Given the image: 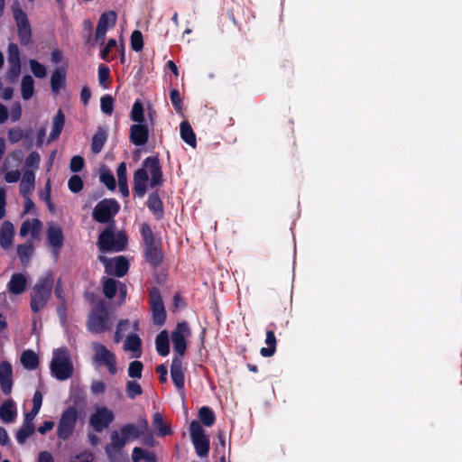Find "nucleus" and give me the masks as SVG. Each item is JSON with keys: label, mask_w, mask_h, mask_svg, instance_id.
Masks as SVG:
<instances>
[{"label": "nucleus", "mask_w": 462, "mask_h": 462, "mask_svg": "<svg viewBox=\"0 0 462 462\" xmlns=\"http://www.w3.org/2000/svg\"><path fill=\"white\" fill-rule=\"evenodd\" d=\"M265 344L268 346L261 348V355L266 357L272 356L276 349V338L273 331H268L266 333Z\"/></svg>", "instance_id": "nucleus-34"}, {"label": "nucleus", "mask_w": 462, "mask_h": 462, "mask_svg": "<svg viewBox=\"0 0 462 462\" xmlns=\"http://www.w3.org/2000/svg\"><path fill=\"white\" fill-rule=\"evenodd\" d=\"M100 103H101L100 104L101 110L105 114H106V115L112 114L113 108H114V99L111 96L106 95V96L102 97Z\"/></svg>", "instance_id": "nucleus-50"}, {"label": "nucleus", "mask_w": 462, "mask_h": 462, "mask_svg": "<svg viewBox=\"0 0 462 462\" xmlns=\"http://www.w3.org/2000/svg\"><path fill=\"white\" fill-rule=\"evenodd\" d=\"M51 368L53 375L59 380H65L72 375L73 365L66 349H57L54 352Z\"/></svg>", "instance_id": "nucleus-5"}, {"label": "nucleus", "mask_w": 462, "mask_h": 462, "mask_svg": "<svg viewBox=\"0 0 462 462\" xmlns=\"http://www.w3.org/2000/svg\"><path fill=\"white\" fill-rule=\"evenodd\" d=\"M153 426L157 430V434L161 437L171 434L170 426L163 422V417L161 413L153 415Z\"/></svg>", "instance_id": "nucleus-33"}, {"label": "nucleus", "mask_w": 462, "mask_h": 462, "mask_svg": "<svg viewBox=\"0 0 462 462\" xmlns=\"http://www.w3.org/2000/svg\"><path fill=\"white\" fill-rule=\"evenodd\" d=\"M34 432L33 423L24 422L20 430L16 434V439L19 443L23 444L26 439Z\"/></svg>", "instance_id": "nucleus-42"}, {"label": "nucleus", "mask_w": 462, "mask_h": 462, "mask_svg": "<svg viewBox=\"0 0 462 462\" xmlns=\"http://www.w3.org/2000/svg\"><path fill=\"white\" fill-rule=\"evenodd\" d=\"M119 206L114 199H105L97 204L93 211V217L101 223L108 221L117 213Z\"/></svg>", "instance_id": "nucleus-12"}, {"label": "nucleus", "mask_w": 462, "mask_h": 462, "mask_svg": "<svg viewBox=\"0 0 462 462\" xmlns=\"http://www.w3.org/2000/svg\"><path fill=\"white\" fill-rule=\"evenodd\" d=\"M127 238L123 232H114L111 228L106 229L99 235L97 246L101 254L106 252H119L125 248Z\"/></svg>", "instance_id": "nucleus-3"}, {"label": "nucleus", "mask_w": 462, "mask_h": 462, "mask_svg": "<svg viewBox=\"0 0 462 462\" xmlns=\"http://www.w3.org/2000/svg\"><path fill=\"white\" fill-rule=\"evenodd\" d=\"M150 304L153 323L160 326L164 324L166 319V311L162 299L156 290H152L151 291Z\"/></svg>", "instance_id": "nucleus-15"}, {"label": "nucleus", "mask_w": 462, "mask_h": 462, "mask_svg": "<svg viewBox=\"0 0 462 462\" xmlns=\"http://www.w3.org/2000/svg\"><path fill=\"white\" fill-rule=\"evenodd\" d=\"M14 18L18 28V34L23 43L27 44L32 36L31 26L26 14L15 3L13 5Z\"/></svg>", "instance_id": "nucleus-11"}, {"label": "nucleus", "mask_w": 462, "mask_h": 462, "mask_svg": "<svg viewBox=\"0 0 462 462\" xmlns=\"http://www.w3.org/2000/svg\"><path fill=\"white\" fill-rule=\"evenodd\" d=\"M148 423L143 420L139 426L126 424L118 430H114L110 435V443L106 448V452L110 460L116 462L119 459L120 451L125 444L139 438L147 430Z\"/></svg>", "instance_id": "nucleus-1"}, {"label": "nucleus", "mask_w": 462, "mask_h": 462, "mask_svg": "<svg viewBox=\"0 0 462 462\" xmlns=\"http://www.w3.org/2000/svg\"><path fill=\"white\" fill-rule=\"evenodd\" d=\"M21 162V157L19 154H13L6 158L5 162V180L7 183H14L19 180L21 177V173L18 169H12V163L14 162L16 167Z\"/></svg>", "instance_id": "nucleus-18"}, {"label": "nucleus", "mask_w": 462, "mask_h": 462, "mask_svg": "<svg viewBox=\"0 0 462 462\" xmlns=\"http://www.w3.org/2000/svg\"><path fill=\"white\" fill-rule=\"evenodd\" d=\"M10 115H11V119L13 121H16L20 118V116L22 115V108H21L20 104L16 103L12 106Z\"/></svg>", "instance_id": "nucleus-63"}, {"label": "nucleus", "mask_w": 462, "mask_h": 462, "mask_svg": "<svg viewBox=\"0 0 462 462\" xmlns=\"http://www.w3.org/2000/svg\"><path fill=\"white\" fill-rule=\"evenodd\" d=\"M14 235V225L9 221H5L2 224L0 230V245L4 248H9L13 243Z\"/></svg>", "instance_id": "nucleus-25"}, {"label": "nucleus", "mask_w": 462, "mask_h": 462, "mask_svg": "<svg viewBox=\"0 0 462 462\" xmlns=\"http://www.w3.org/2000/svg\"><path fill=\"white\" fill-rule=\"evenodd\" d=\"M146 450L141 448H134L132 453V460L133 462H139L141 459H143L144 454Z\"/></svg>", "instance_id": "nucleus-61"}, {"label": "nucleus", "mask_w": 462, "mask_h": 462, "mask_svg": "<svg viewBox=\"0 0 462 462\" xmlns=\"http://www.w3.org/2000/svg\"><path fill=\"white\" fill-rule=\"evenodd\" d=\"M111 320L104 307L94 310L88 319V328L95 333H103L111 328Z\"/></svg>", "instance_id": "nucleus-10"}, {"label": "nucleus", "mask_w": 462, "mask_h": 462, "mask_svg": "<svg viewBox=\"0 0 462 462\" xmlns=\"http://www.w3.org/2000/svg\"><path fill=\"white\" fill-rule=\"evenodd\" d=\"M21 92L23 99H30L34 93V80L30 75L23 76L21 83Z\"/></svg>", "instance_id": "nucleus-31"}, {"label": "nucleus", "mask_w": 462, "mask_h": 462, "mask_svg": "<svg viewBox=\"0 0 462 462\" xmlns=\"http://www.w3.org/2000/svg\"><path fill=\"white\" fill-rule=\"evenodd\" d=\"M199 417L201 422L208 427L213 425L215 421V415L213 411L206 406L199 409Z\"/></svg>", "instance_id": "nucleus-41"}, {"label": "nucleus", "mask_w": 462, "mask_h": 462, "mask_svg": "<svg viewBox=\"0 0 462 462\" xmlns=\"http://www.w3.org/2000/svg\"><path fill=\"white\" fill-rule=\"evenodd\" d=\"M64 122V116L60 111H59L53 119L52 131L50 134L51 141L56 139L59 136L63 128Z\"/></svg>", "instance_id": "nucleus-36"}, {"label": "nucleus", "mask_w": 462, "mask_h": 462, "mask_svg": "<svg viewBox=\"0 0 462 462\" xmlns=\"http://www.w3.org/2000/svg\"><path fill=\"white\" fill-rule=\"evenodd\" d=\"M42 228V222L37 218L25 220L20 227V236H30L32 240L38 239Z\"/></svg>", "instance_id": "nucleus-19"}, {"label": "nucleus", "mask_w": 462, "mask_h": 462, "mask_svg": "<svg viewBox=\"0 0 462 462\" xmlns=\"http://www.w3.org/2000/svg\"><path fill=\"white\" fill-rule=\"evenodd\" d=\"M157 352L165 356L170 353L169 334L166 330L161 331L155 339Z\"/></svg>", "instance_id": "nucleus-29"}, {"label": "nucleus", "mask_w": 462, "mask_h": 462, "mask_svg": "<svg viewBox=\"0 0 462 462\" xmlns=\"http://www.w3.org/2000/svg\"><path fill=\"white\" fill-rule=\"evenodd\" d=\"M98 259L101 263H104L106 272L108 274L123 276L128 271V262L124 256H117L108 259L104 254H100Z\"/></svg>", "instance_id": "nucleus-13"}, {"label": "nucleus", "mask_w": 462, "mask_h": 462, "mask_svg": "<svg viewBox=\"0 0 462 462\" xmlns=\"http://www.w3.org/2000/svg\"><path fill=\"white\" fill-rule=\"evenodd\" d=\"M77 420V411L75 409H68L60 419L58 427V435L60 439H68L73 431Z\"/></svg>", "instance_id": "nucleus-14"}, {"label": "nucleus", "mask_w": 462, "mask_h": 462, "mask_svg": "<svg viewBox=\"0 0 462 462\" xmlns=\"http://www.w3.org/2000/svg\"><path fill=\"white\" fill-rule=\"evenodd\" d=\"M191 335V330L186 322L178 323L171 334V339L177 356H184L187 348V340Z\"/></svg>", "instance_id": "nucleus-8"}, {"label": "nucleus", "mask_w": 462, "mask_h": 462, "mask_svg": "<svg viewBox=\"0 0 462 462\" xmlns=\"http://www.w3.org/2000/svg\"><path fill=\"white\" fill-rule=\"evenodd\" d=\"M40 161H41L40 154L35 152H32L26 158L25 165L28 168V170L34 171V170L38 169Z\"/></svg>", "instance_id": "nucleus-51"}, {"label": "nucleus", "mask_w": 462, "mask_h": 462, "mask_svg": "<svg viewBox=\"0 0 462 462\" xmlns=\"http://www.w3.org/2000/svg\"><path fill=\"white\" fill-rule=\"evenodd\" d=\"M69 189L72 192H79L83 188V181L78 175H73L68 182Z\"/></svg>", "instance_id": "nucleus-52"}, {"label": "nucleus", "mask_w": 462, "mask_h": 462, "mask_svg": "<svg viewBox=\"0 0 462 462\" xmlns=\"http://www.w3.org/2000/svg\"><path fill=\"white\" fill-rule=\"evenodd\" d=\"M149 130L144 124H134L130 127V141L137 146L144 145L148 141Z\"/></svg>", "instance_id": "nucleus-20"}, {"label": "nucleus", "mask_w": 462, "mask_h": 462, "mask_svg": "<svg viewBox=\"0 0 462 462\" xmlns=\"http://www.w3.org/2000/svg\"><path fill=\"white\" fill-rule=\"evenodd\" d=\"M100 180L103 182L109 189L113 190L116 188V180L111 172L106 169H102L100 171Z\"/></svg>", "instance_id": "nucleus-46"}, {"label": "nucleus", "mask_w": 462, "mask_h": 462, "mask_svg": "<svg viewBox=\"0 0 462 462\" xmlns=\"http://www.w3.org/2000/svg\"><path fill=\"white\" fill-rule=\"evenodd\" d=\"M8 62L16 63L20 62L19 49L17 45L11 43L8 47Z\"/></svg>", "instance_id": "nucleus-54"}, {"label": "nucleus", "mask_w": 462, "mask_h": 462, "mask_svg": "<svg viewBox=\"0 0 462 462\" xmlns=\"http://www.w3.org/2000/svg\"><path fill=\"white\" fill-rule=\"evenodd\" d=\"M189 432L197 454L199 457L207 456L209 450V440L204 430L197 420L190 422Z\"/></svg>", "instance_id": "nucleus-9"}, {"label": "nucleus", "mask_w": 462, "mask_h": 462, "mask_svg": "<svg viewBox=\"0 0 462 462\" xmlns=\"http://www.w3.org/2000/svg\"><path fill=\"white\" fill-rule=\"evenodd\" d=\"M152 188L161 185L162 181L159 161L155 157H149L143 162L142 168L134 172V191L143 198L147 190L148 180Z\"/></svg>", "instance_id": "nucleus-2"}, {"label": "nucleus", "mask_w": 462, "mask_h": 462, "mask_svg": "<svg viewBox=\"0 0 462 462\" xmlns=\"http://www.w3.org/2000/svg\"><path fill=\"white\" fill-rule=\"evenodd\" d=\"M141 385L134 381H128L126 383V393L129 398L134 399L135 396L142 394Z\"/></svg>", "instance_id": "nucleus-47"}, {"label": "nucleus", "mask_w": 462, "mask_h": 462, "mask_svg": "<svg viewBox=\"0 0 462 462\" xmlns=\"http://www.w3.org/2000/svg\"><path fill=\"white\" fill-rule=\"evenodd\" d=\"M106 389V383L102 380H94L91 383V393L95 395H99L105 393Z\"/></svg>", "instance_id": "nucleus-56"}, {"label": "nucleus", "mask_w": 462, "mask_h": 462, "mask_svg": "<svg viewBox=\"0 0 462 462\" xmlns=\"http://www.w3.org/2000/svg\"><path fill=\"white\" fill-rule=\"evenodd\" d=\"M84 167V160L81 156H73L70 160L69 169L73 172L81 171Z\"/></svg>", "instance_id": "nucleus-57"}, {"label": "nucleus", "mask_w": 462, "mask_h": 462, "mask_svg": "<svg viewBox=\"0 0 462 462\" xmlns=\"http://www.w3.org/2000/svg\"><path fill=\"white\" fill-rule=\"evenodd\" d=\"M94 457L89 452H82L72 457L69 462H93Z\"/></svg>", "instance_id": "nucleus-58"}, {"label": "nucleus", "mask_w": 462, "mask_h": 462, "mask_svg": "<svg viewBox=\"0 0 462 462\" xmlns=\"http://www.w3.org/2000/svg\"><path fill=\"white\" fill-rule=\"evenodd\" d=\"M118 182H126V166L125 162H121L116 171Z\"/></svg>", "instance_id": "nucleus-60"}, {"label": "nucleus", "mask_w": 462, "mask_h": 462, "mask_svg": "<svg viewBox=\"0 0 462 462\" xmlns=\"http://www.w3.org/2000/svg\"><path fill=\"white\" fill-rule=\"evenodd\" d=\"M145 255L147 260L152 264H158L162 258L159 245L145 247Z\"/></svg>", "instance_id": "nucleus-39"}, {"label": "nucleus", "mask_w": 462, "mask_h": 462, "mask_svg": "<svg viewBox=\"0 0 462 462\" xmlns=\"http://www.w3.org/2000/svg\"><path fill=\"white\" fill-rule=\"evenodd\" d=\"M148 207L157 217L162 216V205L160 198L156 194H152L149 196Z\"/></svg>", "instance_id": "nucleus-44"}, {"label": "nucleus", "mask_w": 462, "mask_h": 462, "mask_svg": "<svg viewBox=\"0 0 462 462\" xmlns=\"http://www.w3.org/2000/svg\"><path fill=\"white\" fill-rule=\"evenodd\" d=\"M171 377L179 390L184 387V367L180 356H175L171 365Z\"/></svg>", "instance_id": "nucleus-22"}, {"label": "nucleus", "mask_w": 462, "mask_h": 462, "mask_svg": "<svg viewBox=\"0 0 462 462\" xmlns=\"http://www.w3.org/2000/svg\"><path fill=\"white\" fill-rule=\"evenodd\" d=\"M91 346L94 351V355L92 357L94 363L99 365L106 366L108 373L111 375H115L118 372L116 357L115 354L111 350H109L106 346L98 342H93Z\"/></svg>", "instance_id": "nucleus-6"}, {"label": "nucleus", "mask_w": 462, "mask_h": 462, "mask_svg": "<svg viewBox=\"0 0 462 462\" xmlns=\"http://www.w3.org/2000/svg\"><path fill=\"white\" fill-rule=\"evenodd\" d=\"M0 387L6 395H9L12 392L13 368L11 364L6 360L0 363Z\"/></svg>", "instance_id": "nucleus-17"}, {"label": "nucleus", "mask_w": 462, "mask_h": 462, "mask_svg": "<svg viewBox=\"0 0 462 462\" xmlns=\"http://www.w3.org/2000/svg\"><path fill=\"white\" fill-rule=\"evenodd\" d=\"M131 119L135 122V124H143L144 121V112L143 106L141 102L136 101L131 111Z\"/></svg>", "instance_id": "nucleus-40"}, {"label": "nucleus", "mask_w": 462, "mask_h": 462, "mask_svg": "<svg viewBox=\"0 0 462 462\" xmlns=\"http://www.w3.org/2000/svg\"><path fill=\"white\" fill-rule=\"evenodd\" d=\"M143 364L140 361H133L129 364L128 375L132 378L142 376Z\"/></svg>", "instance_id": "nucleus-49"}, {"label": "nucleus", "mask_w": 462, "mask_h": 462, "mask_svg": "<svg viewBox=\"0 0 462 462\" xmlns=\"http://www.w3.org/2000/svg\"><path fill=\"white\" fill-rule=\"evenodd\" d=\"M180 135L181 138L192 147L196 144V137L195 134L187 122H182L180 125Z\"/></svg>", "instance_id": "nucleus-35"}, {"label": "nucleus", "mask_w": 462, "mask_h": 462, "mask_svg": "<svg viewBox=\"0 0 462 462\" xmlns=\"http://www.w3.org/2000/svg\"><path fill=\"white\" fill-rule=\"evenodd\" d=\"M171 102L173 103V105L175 106L176 109L178 111H180L181 109V99H180V94L177 90H172L171 92Z\"/></svg>", "instance_id": "nucleus-62"}, {"label": "nucleus", "mask_w": 462, "mask_h": 462, "mask_svg": "<svg viewBox=\"0 0 462 462\" xmlns=\"http://www.w3.org/2000/svg\"><path fill=\"white\" fill-rule=\"evenodd\" d=\"M10 69L7 73L8 77L11 79L12 81H14L21 72V62L16 63H9Z\"/></svg>", "instance_id": "nucleus-59"}, {"label": "nucleus", "mask_w": 462, "mask_h": 462, "mask_svg": "<svg viewBox=\"0 0 462 462\" xmlns=\"http://www.w3.org/2000/svg\"><path fill=\"white\" fill-rule=\"evenodd\" d=\"M142 235L145 247L159 245V241L155 239L152 231L145 224H143L142 226Z\"/></svg>", "instance_id": "nucleus-43"}, {"label": "nucleus", "mask_w": 462, "mask_h": 462, "mask_svg": "<svg viewBox=\"0 0 462 462\" xmlns=\"http://www.w3.org/2000/svg\"><path fill=\"white\" fill-rule=\"evenodd\" d=\"M130 327V322L127 319L121 320L116 328V335H115V342L118 343L122 337H124V333Z\"/></svg>", "instance_id": "nucleus-53"}, {"label": "nucleus", "mask_w": 462, "mask_h": 462, "mask_svg": "<svg viewBox=\"0 0 462 462\" xmlns=\"http://www.w3.org/2000/svg\"><path fill=\"white\" fill-rule=\"evenodd\" d=\"M32 253L33 246L31 242L24 245H20L17 247V254L23 264L28 263L30 257L32 255Z\"/></svg>", "instance_id": "nucleus-38"}, {"label": "nucleus", "mask_w": 462, "mask_h": 462, "mask_svg": "<svg viewBox=\"0 0 462 462\" xmlns=\"http://www.w3.org/2000/svg\"><path fill=\"white\" fill-rule=\"evenodd\" d=\"M116 22V14L114 11L104 13L97 23L95 41L103 43L108 28L113 27Z\"/></svg>", "instance_id": "nucleus-16"}, {"label": "nucleus", "mask_w": 462, "mask_h": 462, "mask_svg": "<svg viewBox=\"0 0 462 462\" xmlns=\"http://www.w3.org/2000/svg\"><path fill=\"white\" fill-rule=\"evenodd\" d=\"M117 290L119 291V294L121 297L120 304H122L126 297V287L124 284L111 278L106 279L104 281L103 291L107 298H113Z\"/></svg>", "instance_id": "nucleus-21"}, {"label": "nucleus", "mask_w": 462, "mask_h": 462, "mask_svg": "<svg viewBox=\"0 0 462 462\" xmlns=\"http://www.w3.org/2000/svg\"><path fill=\"white\" fill-rule=\"evenodd\" d=\"M47 238L51 246L60 248L63 244V231L60 225L49 222Z\"/></svg>", "instance_id": "nucleus-24"}, {"label": "nucleus", "mask_w": 462, "mask_h": 462, "mask_svg": "<svg viewBox=\"0 0 462 462\" xmlns=\"http://www.w3.org/2000/svg\"><path fill=\"white\" fill-rule=\"evenodd\" d=\"M30 68L33 75L39 79H43L47 75V70L44 65L41 64L35 60H29Z\"/></svg>", "instance_id": "nucleus-45"}, {"label": "nucleus", "mask_w": 462, "mask_h": 462, "mask_svg": "<svg viewBox=\"0 0 462 462\" xmlns=\"http://www.w3.org/2000/svg\"><path fill=\"white\" fill-rule=\"evenodd\" d=\"M143 35L140 31H134L131 35V47L134 51H139L143 49Z\"/></svg>", "instance_id": "nucleus-48"}, {"label": "nucleus", "mask_w": 462, "mask_h": 462, "mask_svg": "<svg viewBox=\"0 0 462 462\" xmlns=\"http://www.w3.org/2000/svg\"><path fill=\"white\" fill-rule=\"evenodd\" d=\"M114 411L103 405H96L89 418V423L96 431L106 429L114 420Z\"/></svg>", "instance_id": "nucleus-7"}, {"label": "nucleus", "mask_w": 462, "mask_h": 462, "mask_svg": "<svg viewBox=\"0 0 462 462\" xmlns=\"http://www.w3.org/2000/svg\"><path fill=\"white\" fill-rule=\"evenodd\" d=\"M38 462H54V457L50 452L42 451L39 454Z\"/></svg>", "instance_id": "nucleus-64"}, {"label": "nucleus", "mask_w": 462, "mask_h": 462, "mask_svg": "<svg viewBox=\"0 0 462 462\" xmlns=\"http://www.w3.org/2000/svg\"><path fill=\"white\" fill-rule=\"evenodd\" d=\"M16 416L14 402L11 400L5 401L0 407V417L5 422H11Z\"/></svg>", "instance_id": "nucleus-30"}, {"label": "nucleus", "mask_w": 462, "mask_h": 462, "mask_svg": "<svg viewBox=\"0 0 462 462\" xmlns=\"http://www.w3.org/2000/svg\"><path fill=\"white\" fill-rule=\"evenodd\" d=\"M109 80V69L106 67H100L98 69V81L99 84L104 88H108Z\"/></svg>", "instance_id": "nucleus-55"}, {"label": "nucleus", "mask_w": 462, "mask_h": 462, "mask_svg": "<svg viewBox=\"0 0 462 462\" xmlns=\"http://www.w3.org/2000/svg\"><path fill=\"white\" fill-rule=\"evenodd\" d=\"M106 140V132L104 130H99L92 138L91 149L93 152L98 153Z\"/></svg>", "instance_id": "nucleus-37"}, {"label": "nucleus", "mask_w": 462, "mask_h": 462, "mask_svg": "<svg viewBox=\"0 0 462 462\" xmlns=\"http://www.w3.org/2000/svg\"><path fill=\"white\" fill-rule=\"evenodd\" d=\"M29 276L24 273H14L7 284L8 290L13 294H22L26 291Z\"/></svg>", "instance_id": "nucleus-23"}, {"label": "nucleus", "mask_w": 462, "mask_h": 462, "mask_svg": "<svg viewBox=\"0 0 462 462\" xmlns=\"http://www.w3.org/2000/svg\"><path fill=\"white\" fill-rule=\"evenodd\" d=\"M35 184V174L33 171L27 170L24 171L21 183H20V192L25 197L30 192H32L34 189Z\"/></svg>", "instance_id": "nucleus-26"}, {"label": "nucleus", "mask_w": 462, "mask_h": 462, "mask_svg": "<svg viewBox=\"0 0 462 462\" xmlns=\"http://www.w3.org/2000/svg\"><path fill=\"white\" fill-rule=\"evenodd\" d=\"M124 350L133 352L134 357L141 356L142 351H141L140 337L135 334H131V335L127 336V337L124 343Z\"/></svg>", "instance_id": "nucleus-27"}, {"label": "nucleus", "mask_w": 462, "mask_h": 462, "mask_svg": "<svg viewBox=\"0 0 462 462\" xmlns=\"http://www.w3.org/2000/svg\"><path fill=\"white\" fill-rule=\"evenodd\" d=\"M52 291V281L45 278L38 282L32 289L31 294V309L33 312L43 310L51 298Z\"/></svg>", "instance_id": "nucleus-4"}, {"label": "nucleus", "mask_w": 462, "mask_h": 462, "mask_svg": "<svg viewBox=\"0 0 462 462\" xmlns=\"http://www.w3.org/2000/svg\"><path fill=\"white\" fill-rule=\"evenodd\" d=\"M66 78V72L63 69H57L53 71L51 78V89L54 93H58L59 90L64 86Z\"/></svg>", "instance_id": "nucleus-32"}, {"label": "nucleus", "mask_w": 462, "mask_h": 462, "mask_svg": "<svg viewBox=\"0 0 462 462\" xmlns=\"http://www.w3.org/2000/svg\"><path fill=\"white\" fill-rule=\"evenodd\" d=\"M20 362L25 369L33 370L38 367L39 359L32 350H25L22 353Z\"/></svg>", "instance_id": "nucleus-28"}]
</instances>
